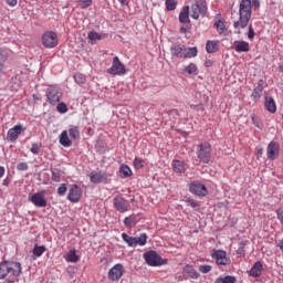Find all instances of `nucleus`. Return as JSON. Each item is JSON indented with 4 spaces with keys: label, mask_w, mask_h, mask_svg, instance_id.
<instances>
[{
    "label": "nucleus",
    "mask_w": 283,
    "mask_h": 283,
    "mask_svg": "<svg viewBox=\"0 0 283 283\" xmlns=\"http://www.w3.org/2000/svg\"><path fill=\"white\" fill-rule=\"evenodd\" d=\"M81 196H83V190L78 185H72L69 189L67 200H70V202H78Z\"/></svg>",
    "instance_id": "15"
},
{
    "label": "nucleus",
    "mask_w": 283,
    "mask_h": 283,
    "mask_svg": "<svg viewBox=\"0 0 283 283\" xmlns=\"http://www.w3.org/2000/svg\"><path fill=\"white\" fill-rule=\"evenodd\" d=\"M67 135L71 138V140H78L81 138V132L78 130V126H70Z\"/></svg>",
    "instance_id": "27"
},
{
    "label": "nucleus",
    "mask_w": 283,
    "mask_h": 283,
    "mask_svg": "<svg viewBox=\"0 0 283 283\" xmlns=\"http://www.w3.org/2000/svg\"><path fill=\"white\" fill-rule=\"evenodd\" d=\"M51 174L53 182H61V170L59 168H51Z\"/></svg>",
    "instance_id": "36"
},
{
    "label": "nucleus",
    "mask_w": 283,
    "mask_h": 283,
    "mask_svg": "<svg viewBox=\"0 0 283 283\" xmlns=\"http://www.w3.org/2000/svg\"><path fill=\"white\" fill-rule=\"evenodd\" d=\"M208 7L207 0H195L192 6L190 7V17L191 19H205L207 17Z\"/></svg>",
    "instance_id": "3"
},
{
    "label": "nucleus",
    "mask_w": 283,
    "mask_h": 283,
    "mask_svg": "<svg viewBox=\"0 0 283 283\" xmlns=\"http://www.w3.org/2000/svg\"><path fill=\"white\" fill-rule=\"evenodd\" d=\"M171 165L175 174H185L187 171V164L182 160L175 159Z\"/></svg>",
    "instance_id": "20"
},
{
    "label": "nucleus",
    "mask_w": 283,
    "mask_h": 283,
    "mask_svg": "<svg viewBox=\"0 0 283 283\" xmlns=\"http://www.w3.org/2000/svg\"><path fill=\"white\" fill-rule=\"evenodd\" d=\"M180 23H189V7H184L179 13Z\"/></svg>",
    "instance_id": "31"
},
{
    "label": "nucleus",
    "mask_w": 283,
    "mask_h": 283,
    "mask_svg": "<svg viewBox=\"0 0 283 283\" xmlns=\"http://www.w3.org/2000/svg\"><path fill=\"white\" fill-rule=\"evenodd\" d=\"M19 277L21 275V263L14 261L0 262V280H6L8 275Z\"/></svg>",
    "instance_id": "2"
},
{
    "label": "nucleus",
    "mask_w": 283,
    "mask_h": 283,
    "mask_svg": "<svg viewBox=\"0 0 283 283\" xmlns=\"http://www.w3.org/2000/svg\"><path fill=\"white\" fill-rule=\"evenodd\" d=\"M118 2L120 3V6H127V0H118Z\"/></svg>",
    "instance_id": "60"
},
{
    "label": "nucleus",
    "mask_w": 283,
    "mask_h": 283,
    "mask_svg": "<svg viewBox=\"0 0 283 283\" xmlns=\"http://www.w3.org/2000/svg\"><path fill=\"white\" fill-rule=\"evenodd\" d=\"M113 205L116 211H118L119 213H127V211H129V207H130L129 200L120 196L114 197Z\"/></svg>",
    "instance_id": "11"
},
{
    "label": "nucleus",
    "mask_w": 283,
    "mask_h": 283,
    "mask_svg": "<svg viewBox=\"0 0 283 283\" xmlns=\"http://www.w3.org/2000/svg\"><path fill=\"white\" fill-rule=\"evenodd\" d=\"M265 109L270 112V114H275L277 112V105L275 104V99L272 96H265Z\"/></svg>",
    "instance_id": "21"
},
{
    "label": "nucleus",
    "mask_w": 283,
    "mask_h": 283,
    "mask_svg": "<svg viewBox=\"0 0 283 283\" xmlns=\"http://www.w3.org/2000/svg\"><path fill=\"white\" fill-rule=\"evenodd\" d=\"M263 269L264 266L262 265V262L256 261L250 270V275L252 277H260V275H262Z\"/></svg>",
    "instance_id": "22"
},
{
    "label": "nucleus",
    "mask_w": 283,
    "mask_h": 283,
    "mask_svg": "<svg viewBox=\"0 0 283 283\" xmlns=\"http://www.w3.org/2000/svg\"><path fill=\"white\" fill-rule=\"evenodd\" d=\"M189 191L193 196L205 197L209 191L207 190V186L200 181H191L189 184Z\"/></svg>",
    "instance_id": "10"
},
{
    "label": "nucleus",
    "mask_w": 283,
    "mask_h": 283,
    "mask_svg": "<svg viewBox=\"0 0 283 283\" xmlns=\"http://www.w3.org/2000/svg\"><path fill=\"white\" fill-rule=\"evenodd\" d=\"M140 219L138 218V214H130L124 219V224L127 227V229H132L134 224H138Z\"/></svg>",
    "instance_id": "25"
},
{
    "label": "nucleus",
    "mask_w": 283,
    "mask_h": 283,
    "mask_svg": "<svg viewBox=\"0 0 283 283\" xmlns=\"http://www.w3.org/2000/svg\"><path fill=\"white\" fill-rule=\"evenodd\" d=\"M190 107H191V109H202L201 105L191 104Z\"/></svg>",
    "instance_id": "58"
},
{
    "label": "nucleus",
    "mask_w": 283,
    "mask_h": 283,
    "mask_svg": "<svg viewBox=\"0 0 283 283\" xmlns=\"http://www.w3.org/2000/svg\"><path fill=\"white\" fill-rule=\"evenodd\" d=\"M119 172L122 174V178H129L133 175L132 168L125 164L120 166Z\"/></svg>",
    "instance_id": "35"
},
{
    "label": "nucleus",
    "mask_w": 283,
    "mask_h": 283,
    "mask_svg": "<svg viewBox=\"0 0 283 283\" xmlns=\"http://www.w3.org/2000/svg\"><path fill=\"white\" fill-rule=\"evenodd\" d=\"M277 213V219L280 220V222L283 224V209H279L276 211Z\"/></svg>",
    "instance_id": "54"
},
{
    "label": "nucleus",
    "mask_w": 283,
    "mask_h": 283,
    "mask_svg": "<svg viewBox=\"0 0 283 283\" xmlns=\"http://www.w3.org/2000/svg\"><path fill=\"white\" fill-rule=\"evenodd\" d=\"M199 271L200 273H209L211 271V265H207V264L200 265Z\"/></svg>",
    "instance_id": "53"
},
{
    "label": "nucleus",
    "mask_w": 283,
    "mask_h": 283,
    "mask_svg": "<svg viewBox=\"0 0 283 283\" xmlns=\"http://www.w3.org/2000/svg\"><path fill=\"white\" fill-rule=\"evenodd\" d=\"M266 155L269 160H277L280 156V144L276 142H271L266 148Z\"/></svg>",
    "instance_id": "16"
},
{
    "label": "nucleus",
    "mask_w": 283,
    "mask_h": 283,
    "mask_svg": "<svg viewBox=\"0 0 283 283\" xmlns=\"http://www.w3.org/2000/svg\"><path fill=\"white\" fill-rule=\"evenodd\" d=\"M107 74H111V76H125L127 74V69L118 56L113 57L112 66L107 70Z\"/></svg>",
    "instance_id": "4"
},
{
    "label": "nucleus",
    "mask_w": 283,
    "mask_h": 283,
    "mask_svg": "<svg viewBox=\"0 0 283 283\" xmlns=\"http://www.w3.org/2000/svg\"><path fill=\"white\" fill-rule=\"evenodd\" d=\"M144 260L148 266H163V264H165L163 256H160V254L154 250L144 253Z\"/></svg>",
    "instance_id": "6"
},
{
    "label": "nucleus",
    "mask_w": 283,
    "mask_h": 283,
    "mask_svg": "<svg viewBox=\"0 0 283 283\" xmlns=\"http://www.w3.org/2000/svg\"><path fill=\"white\" fill-rule=\"evenodd\" d=\"M62 96L63 93L57 86L49 87L46 90V101L50 103V105H56L57 103H61Z\"/></svg>",
    "instance_id": "9"
},
{
    "label": "nucleus",
    "mask_w": 283,
    "mask_h": 283,
    "mask_svg": "<svg viewBox=\"0 0 283 283\" xmlns=\"http://www.w3.org/2000/svg\"><path fill=\"white\" fill-rule=\"evenodd\" d=\"M277 247H279L280 251H282V253H283V239L279 242Z\"/></svg>",
    "instance_id": "59"
},
{
    "label": "nucleus",
    "mask_w": 283,
    "mask_h": 283,
    "mask_svg": "<svg viewBox=\"0 0 283 283\" xmlns=\"http://www.w3.org/2000/svg\"><path fill=\"white\" fill-rule=\"evenodd\" d=\"M3 176H6V167L0 166V179L3 178Z\"/></svg>",
    "instance_id": "57"
},
{
    "label": "nucleus",
    "mask_w": 283,
    "mask_h": 283,
    "mask_svg": "<svg viewBox=\"0 0 283 283\" xmlns=\"http://www.w3.org/2000/svg\"><path fill=\"white\" fill-rule=\"evenodd\" d=\"M235 52H249V42L247 41H235L234 42Z\"/></svg>",
    "instance_id": "29"
},
{
    "label": "nucleus",
    "mask_w": 283,
    "mask_h": 283,
    "mask_svg": "<svg viewBox=\"0 0 283 283\" xmlns=\"http://www.w3.org/2000/svg\"><path fill=\"white\" fill-rule=\"evenodd\" d=\"M214 283H235V277L233 276H226V277H218Z\"/></svg>",
    "instance_id": "43"
},
{
    "label": "nucleus",
    "mask_w": 283,
    "mask_h": 283,
    "mask_svg": "<svg viewBox=\"0 0 283 283\" xmlns=\"http://www.w3.org/2000/svg\"><path fill=\"white\" fill-rule=\"evenodd\" d=\"M42 45L49 50L56 48L59 45V35L54 31L44 32L42 35Z\"/></svg>",
    "instance_id": "8"
},
{
    "label": "nucleus",
    "mask_w": 283,
    "mask_h": 283,
    "mask_svg": "<svg viewBox=\"0 0 283 283\" xmlns=\"http://www.w3.org/2000/svg\"><path fill=\"white\" fill-rule=\"evenodd\" d=\"M198 56V48H187L184 49V57L182 59H196Z\"/></svg>",
    "instance_id": "26"
},
{
    "label": "nucleus",
    "mask_w": 283,
    "mask_h": 283,
    "mask_svg": "<svg viewBox=\"0 0 283 283\" xmlns=\"http://www.w3.org/2000/svg\"><path fill=\"white\" fill-rule=\"evenodd\" d=\"M185 44L175 43L170 46L171 56H176L177 59H184L185 55Z\"/></svg>",
    "instance_id": "19"
},
{
    "label": "nucleus",
    "mask_w": 283,
    "mask_h": 283,
    "mask_svg": "<svg viewBox=\"0 0 283 283\" xmlns=\"http://www.w3.org/2000/svg\"><path fill=\"white\" fill-rule=\"evenodd\" d=\"M56 109L60 114H67V105L65 103L57 104Z\"/></svg>",
    "instance_id": "48"
},
{
    "label": "nucleus",
    "mask_w": 283,
    "mask_h": 283,
    "mask_svg": "<svg viewBox=\"0 0 283 283\" xmlns=\"http://www.w3.org/2000/svg\"><path fill=\"white\" fill-rule=\"evenodd\" d=\"M214 28L217 29L219 34H224V32H227V27L224 25V22L222 20L214 22Z\"/></svg>",
    "instance_id": "39"
},
{
    "label": "nucleus",
    "mask_w": 283,
    "mask_h": 283,
    "mask_svg": "<svg viewBox=\"0 0 283 283\" xmlns=\"http://www.w3.org/2000/svg\"><path fill=\"white\" fill-rule=\"evenodd\" d=\"M2 185H3L4 187H8V185H10V181H9L8 179H4L3 182H2Z\"/></svg>",
    "instance_id": "61"
},
{
    "label": "nucleus",
    "mask_w": 283,
    "mask_h": 283,
    "mask_svg": "<svg viewBox=\"0 0 283 283\" xmlns=\"http://www.w3.org/2000/svg\"><path fill=\"white\" fill-rule=\"evenodd\" d=\"M122 240L126 242L128 247H132L133 249H136V238L129 237L127 233H122Z\"/></svg>",
    "instance_id": "32"
},
{
    "label": "nucleus",
    "mask_w": 283,
    "mask_h": 283,
    "mask_svg": "<svg viewBox=\"0 0 283 283\" xmlns=\"http://www.w3.org/2000/svg\"><path fill=\"white\" fill-rule=\"evenodd\" d=\"M92 1L93 0H77V3L83 10H85L92 6Z\"/></svg>",
    "instance_id": "47"
},
{
    "label": "nucleus",
    "mask_w": 283,
    "mask_h": 283,
    "mask_svg": "<svg viewBox=\"0 0 283 283\" xmlns=\"http://www.w3.org/2000/svg\"><path fill=\"white\" fill-rule=\"evenodd\" d=\"M211 65H212V62H211V61H207V62H206V67H211Z\"/></svg>",
    "instance_id": "63"
},
{
    "label": "nucleus",
    "mask_w": 283,
    "mask_h": 283,
    "mask_svg": "<svg viewBox=\"0 0 283 283\" xmlns=\"http://www.w3.org/2000/svg\"><path fill=\"white\" fill-rule=\"evenodd\" d=\"M87 36H88V40L91 41V43H94L96 41H101V39H103V36L96 31L88 32Z\"/></svg>",
    "instance_id": "40"
},
{
    "label": "nucleus",
    "mask_w": 283,
    "mask_h": 283,
    "mask_svg": "<svg viewBox=\"0 0 283 283\" xmlns=\"http://www.w3.org/2000/svg\"><path fill=\"white\" fill-rule=\"evenodd\" d=\"M184 72H186V74H192L193 76H197L198 65L190 63L189 65L185 66Z\"/></svg>",
    "instance_id": "34"
},
{
    "label": "nucleus",
    "mask_w": 283,
    "mask_h": 283,
    "mask_svg": "<svg viewBox=\"0 0 283 283\" xmlns=\"http://www.w3.org/2000/svg\"><path fill=\"white\" fill-rule=\"evenodd\" d=\"M45 193H48L45 190L34 192L33 195L29 196V201L32 202L34 207H38V209H43L48 207V199H45Z\"/></svg>",
    "instance_id": "7"
},
{
    "label": "nucleus",
    "mask_w": 283,
    "mask_h": 283,
    "mask_svg": "<svg viewBox=\"0 0 283 283\" xmlns=\"http://www.w3.org/2000/svg\"><path fill=\"white\" fill-rule=\"evenodd\" d=\"M12 51L10 49L0 48V74L6 72V62L10 59Z\"/></svg>",
    "instance_id": "18"
},
{
    "label": "nucleus",
    "mask_w": 283,
    "mask_h": 283,
    "mask_svg": "<svg viewBox=\"0 0 283 283\" xmlns=\"http://www.w3.org/2000/svg\"><path fill=\"white\" fill-rule=\"evenodd\" d=\"M211 258L216 260L218 266H227L231 262L227 256V252L224 250H216Z\"/></svg>",
    "instance_id": "13"
},
{
    "label": "nucleus",
    "mask_w": 283,
    "mask_h": 283,
    "mask_svg": "<svg viewBox=\"0 0 283 283\" xmlns=\"http://www.w3.org/2000/svg\"><path fill=\"white\" fill-rule=\"evenodd\" d=\"M133 165L135 169H143V167H145V160L137 157L134 159Z\"/></svg>",
    "instance_id": "45"
},
{
    "label": "nucleus",
    "mask_w": 283,
    "mask_h": 283,
    "mask_svg": "<svg viewBox=\"0 0 283 283\" xmlns=\"http://www.w3.org/2000/svg\"><path fill=\"white\" fill-rule=\"evenodd\" d=\"M17 169H18V171H28V169H29L28 163L18 164Z\"/></svg>",
    "instance_id": "51"
},
{
    "label": "nucleus",
    "mask_w": 283,
    "mask_h": 283,
    "mask_svg": "<svg viewBox=\"0 0 283 283\" xmlns=\"http://www.w3.org/2000/svg\"><path fill=\"white\" fill-rule=\"evenodd\" d=\"M251 0H241L239 4V20L233 22L234 30H238V34H240V30H244L249 22L251 21Z\"/></svg>",
    "instance_id": "1"
},
{
    "label": "nucleus",
    "mask_w": 283,
    "mask_h": 283,
    "mask_svg": "<svg viewBox=\"0 0 283 283\" xmlns=\"http://www.w3.org/2000/svg\"><path fill=\"white\" fill-rule=\"evenodd\" d=\"M244 247H247V244L243 241H241L239 243V249L237 250L238 255L240 256L244 255Z\"/></svg>",
    "instance_id": "50"
},
{
    "label": "nucleus",
    "mask_w": 283,
    "mask_h": 283,
    "mask_svg": "<svg viewBox=\"0 0 283 283\" xmlns=\"http://www.w3.org/2000/svg\"><path fill=\"white\" fill-rule=\"evenodd\" d=\"M124 273L125 268L123 264L117 263L108 271V280H111V282H118V280L123 277Z\"/></svg>",
    "instance_id": "12"
},
{
    "label": "nucleus",
    "mask_w": 283,
    "mask_h": 283,
    "mask_svg": "<svg viewBox=\"0 0 283 283\" xmlns=\"http://www.w3.org/2000/svg\"><path fill=\"white\" fill-rule=\"evenodd\" d=\"M41 147H42L41 143L32 144L31 149H30L31 154H34V156H39V154L41 151Z\"/></svg>",
    "instance_id": "44"
},
{
    "label": "nucleus",
    "mask_w": 283,
    "mask_h": 283,
    "mask_svg": "<svg viewBox=\"0 0 283 283\" xmlns=\"http://www.w3.org/2000/svg\"><path fill=\"white\" fill-rule=\"evenodd\" d=\"M262 154H264V150L262 148H258V150H256L258 160H260V158H262Z\"/></svg>",
    "instance_id": "56"
},
{
    "label": "nucleus",
    "mask_w": 283,
    "mask_h": 283,
    "mask_svg": "<svg viewBox=\"0 0 283 283\" xmlns=\"http://www.w3.org/2000/svg\"><path fill=\"white\" fill-rule=\"evenodd\" d=\"M136 247H145L147 244V233H142L139 237H135Z\"/></svg>",
    "instance_id": "38"
},
{
    "label": "nucleus",
    "mask_w": 283,
    "mask_h": 283,
    "mask_svg": "<svg viewBox=\"0 0 283 283\" xmlns=\"http://www.w3.org/2000/svg\"><path fill=\"white\" fill-rule=\"evenodd\" d=\"M32 253H33V255H35V258H41V255H43L45 253V245L35 244Z\"/></svg>",
    "instance_id": "37"
},
{
    "label": "nucleus",
    "mask_w": 283,
    "mask_h": 283,
    "mask_svg": "<svg viewBox=\"0 0 283 283\" xmlns=\"http://www.w3.org/2000/svg\"><path fill=\"white\" fill-rule=\"evenodd\" d=\"M264 90V81L260 80L258 86L254 88L252 93V98H260L262 96V92Z\"/></svg>",
    "instance_id": "30"
},
{
    "label": "nucleus",
    "mask_w": 283,
    "mask_h": 283,
    "mask_svg": "<svg viewBox=\"0 0 283 283\" xmlns=\"http://www.w3.org/2000/svg\"><path fill=\"white\" fill-rule=\"evenodd\" d=\"M59 143L62 147H72V138L69 137L67 130H63L60 134Z\"/></svg>",
    "instance_id": "23"
},
{
    "label": "nucleus",
    "mask_w": 283,
    "mask_h": 283,
    "mask_svg": "<svg viewBox=\"0 0 283 283\" xmlns=\"http://www.w3.org/2000/svg\"><path fill=\"white\" fill-rule=\"evenodd\" d=\"M88 177L93 185H99V182H107V172L103 170L92 171L90 172Z\"/></svg>",
    "instance_id": "17"
},
{
    "label": "nucleus",
    "mask_w": 283,
    "mask_h": 283,
    "mask_svg": "<svg viewBox=\"0 0 283 283\" xmlns=\"http://www.w3.org/2000/svg\"><path fill=\"white\" fill-rule=\"evenodd\" d=\"M184 273H186V275L190 276L192 280H198L200 277V273H198V271H196V269H193L191 265H186L184 268Z\"/></svg>",
    "instance_id": "28"
},
{
    "label": "nucleus",
    "mask_w": 283,
    "mask_h": 283,
    "mask_svg": "<svg viewBox=\"0 0 283 283\" xmlns=\"http://www.w3.org/2000/svg\"><path fill=\"white\" fill-rule=\"evenodd\" d=\"M253 3L256 6V8H260V0H254Z\"/></svg>",
    "instance_id": "62"
},
{
    "label": "nucleus",
    "mask_w": 283,
    "mask_h": 283,
    "mask_svg": "<svg viewBox=\"0 0 283 283\" xmlns=\"http://www.w3.org/2000/svg\"><path fill=\"white\" fill-rule=\"evenodd\" d=\"M280 70H281V72H283V65H282V66H280Z\"/></svg>",
    "instance_id": "64"
},
{
    "label": "nucleus",
    "mask_w": 283,
    "mask_h": 283,
    "mask_svg": "<svg viewBox=\"0 0 283 283\" xmlns=\"http://www.w3.org/2000/svg\"><path fill=\"white\" fill-rule=\"evenodd\" d=\"M197 156L200 163L207 165L211 160V144L205 142L199 144L197 149Z\"/></svg>",
    "instance_id": "5"
},
{
    "label": "nucleus",
    "mask_w": 283,
    "mask_h": 283,
    "mask_svg": "<svg viewBox=\"0 0 283 283\" xmlns=\"http://www.w3.org/2000/svg\"><path fill=\"white\" fill-rule=\"evenodd\" d=\"M178 6V1L176 0H166V10L171 12L172 10H176Z\"/></svg>",
    "instance_id": "42"
},
{
    "label": "nucleus",
    "mask_w": 283,
    "mask_h": 283,
    "mask_svg": "<svg viewBox=\"0 0 283 283\" xmlns=\"http://www.w3.org/2000/svg\"><path fill=\"white\" fill-rule=\"evenodd\" d=\"M206 52H208V54H216V52H218V42L208 41L206 44Z\"/></svg>",
    "instance_id": "33"
},
{
    "label": "nucleus",
    "mask_w": 283,
    "mask_h": 283,
    "mask_svg": "<svg viewBox=\"0 0 283 283\" xmlns=\"http://www.w3.org/2000/svg\"><path fill=\"white\" fill-rule=\"evenodd\" d=\"M57 193L60 196H65V193H67V186L65 184H61L57 188Z\"/></svg>",
    "instance_id": "49"
},
{
    "label": "nucleus",
    "mask_w": 283,
    "mask_h": 283,
    "mask_svg": "<svg viewBox=\"0 0 283 283\" xmlns=\"http://www.w3.org/2000/svg\"><path fill=\"white\" fill-rule=\"evenodd\" d=\"M74 81L77 83V85H83L87 81V77L83 73H76L74 75Z\"/></svg>",
    "instance_id": "41"
},
{
    "label": "nucleus",
    "mask_w": 283,
    "mask_h": 283,
    "mask_svg": "<svg viewBox=\"0 0 283 283\" xmlns=\"http://www.w3.org/2000/svg\"><path fill=\"white\" fill-rule=\"evenodd\" d=\"M64 259L66 262H71L72 264H76L81 260V256L76 254V250L72 249L70 250L65 255Z\"/></svg>",
    "instance_id": "24"
},
{
    "label": "nucleus",
    "mask_w": 283,
    "mask_h": 283,
    "mask_svg": "<svg viewBox=\"0 0 283 283\" xmlns=\"http://www.w3.org/2000/svg\"><path fill=\"white\" fill-rule=\"evenodd\" d=\"M21 132H23V126L21 124L10 128L7 133L8 143H17V140H19V136H21Z\"/></svg>",
    "instance_id": "14"
},
{
    "label": "nucleus",
    "mask_w": 283,
    "mask_h": 283,
    "mask_svg": "<svg viewBox=\"0 0 283 283\" xmlns=\"http://www.w3.org/2000/svg\"><path fill=\"white\" fill-rule=\"evenodd\" d=\"M186 202H187V206L191 207L192 209H200V205L195 199L188 198Z\"/></svg>",
    "instance_id": "46"
},
{
    "label": "nucleus",
    "mask_w": 283,
    "mask_h": 283,
    "mask_svg": "<svg viewBox=\"0 0 283 283\" xmlns=\"http://www.w3.org/2000/svg\"><path fill=\"white\" fill-rule=\"evenodd\" d=\"M255 36V31L253 30V25H249V31H248V39H250V41H253Z\"/></svg>",
    "instance_id": "52"
},
{
    "label": "nucleus",
    "mask_w": 283,
    "mask_h": 283,
    "mask_svg": "<svg viewBox=\"0 0 283 283\" xmlns=\"http://www.w3.org/2000/svg\"><path fill=\"white\" fill-rule=\"evenodd\" d=\"M7 3L10 6V8H14L18 3V0H7Z\"/></svg>",
    "instance_id": "55"
}]
</instances>
